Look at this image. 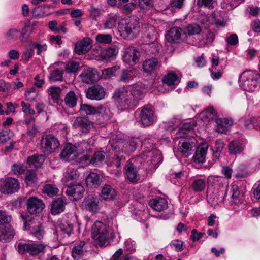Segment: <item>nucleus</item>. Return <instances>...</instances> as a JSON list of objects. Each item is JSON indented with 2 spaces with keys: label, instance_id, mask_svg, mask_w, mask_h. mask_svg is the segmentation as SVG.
Returning a JSON list of instances; mask_svg holds the SVG:
<instances>
[{
  "label": "nucleus",
  "instance_id": "obj_1",
  "mask_svg": "<svg viewBox=\"0 0 260 260\" xmlns=\"http://www.w3.org/2000/svg\"><path fill=\"white\" fill-rule=\"evenodd\" d=\"M118 29L120 36L124 39L136 37L140 32L138 18L132 17L120 22L118 24Z\"/></svg>",
  "mask_w": 260,
  "mask_h": 260
},
{
  "label": "nucleus",
  "instance_id": "obj_2",
  "mask_svg": "<svg viewBox=\"0 0 260 260\" xmlns=\"http://www.w3.org/2000/svg\"><path fill=\"white\" fill-rule=\"evenodd\" d=\"M241 86L247 92H253L260 87V74L256 71L243 72L240 77Z\"/></svg>",
  "mask_w": 260,
  "mask_h": 260
},
{
  "label": "nucleus",
  "instance_id": "obj_3",
  "mask_svg": "<svg viewBox=\"0 0 260 260\" xmlns=\"http://www.w3.org/2000/svg\"><path fill=\"white\" fill-rule=\"evenodd\" d=\"M45 245L42 244L33 243L26 244L19 243L17 246L18 251L20 254L27 253L30 257L39 260L44 253Z\"/></svg>",
  "mask_w": 260,
  "mask_h": 260
},
{
  "label": "nucleus",
  "instance_id": "obj_4",
  "mask_svg": "<svg viewBox=\"0 0 260 260\" xmlns=\"http://www.w3.org/2000/svg\"><path fill=\"white\" fill-rule=\"evenodd\" d=\"M114 101L121 109H127L132 106V101L127 86H123L117 89L112 96Z\"/></svg>",
  "mask_w": 260,
  "mask_h": 260
},
{
  "label": "nucleus",
  "instance_id": "obj_5",
  "mask_svg": "<svg viewBox=\"0 0 260 260\" xmlns=\"http://www.w3.org/2000/svg\"><path fill=\"white\" fill-rule=\"evenodd\" d=\"M91 235L92 239L99 245H104L109 238L106 225L101 221H96L92 226Z\"/></svg>",
  "mask_w": 260,
  "mask_h": 260
},
{
  "label": "nucleus",
  "instance_id": "obj_6",
  "mask_svg": "<svg viewBox=\"0 0 260 260\" xmlns=\"http://www.w3.org/2000/svg\"><path fill=\"white\" fill-rule=\"evenodd\" d=\"M60 145L58 139L53 135L48 134L43 136L40 141L42 151L49 154L53 152Z\"/></svg>",
  "mask_w": 260,
  "mask_h": 260
},
{
  "label": "nucleus",
  "instance_id": "obj_7",
  "mask_svg": "<svg viewBox=\"0 0 260 260\" xmlns=\"http://www.w3.org/2000/svg\"><path fill=\"white\" fill-rule=\"evenodd\" d=\"M156 119V116L151 106H146L142 107L140 113V119L144 126H148L153 124Z\"/></svg>",
  "mask_w": 260,
  "mask_h": 260
},
{
  "label": "nucleus",
  "instance_id": "obj_8",
  "mask_svg": "<svg viewBox=\"0 0 260 260\" xmlns=\"http://www.w3.org/2000/svg\"><path fill=\"white\" fill-rule=\"evenodd\" d=\"M140 53L134 47H128L125 49L123 55V61L126 64L133 66L138 62Z\"/></svg>",
  "mask_w": 260,
  "mask_h": 260
},
{
  "label": "nucleus",
  "instance_id": "obj_9",
  "mask_svg": "<svg viewBox=\"0 0 260 260\" xmlns=\"http://www.w3.org/2000/svg\"><path fill=\"white\" fill-rule=\"evenodd\" d=\"M100 199L98 196L89 194L84 199L82 204L85 208L89 211L96 213L100 209Z\"/></svg>",
  "mask_w": 260,
  "mask_h": 260
},
{
  "label": "nucleus",
  "instance_id": "obj_10",
  "mask_svg": "<svg viewBox=\"0 0 260 260\" xmlns=\"http://www.w3.org/2000/svg\"><path fill=\"white\" fill-rule=\"evenodd\" d=\"M20 188L19 182L13 178H6L1 185V191L6 194H10L17 191Z\"/></svg>",
  "mask_w": 260,
  "mask_h": 260
},
{
  "label": "nucleus",
  "instance_id": "obj_11",
  "mask_svg": "<svg viewBox=\"0 0 260 260\" xmlns=\"http://www.w3.org/2000/svg\"><path fill=\"white\" fill-rule=\"evenodd\" d=\"M27 210L31 214L41 212L45 207L43 201L35 197H30L27 200Z\"/></svg>",
  "mask_w": 260,
  "mask_h": 260
},
{
  "label": "nucleus",
  "instance_id": "obj_12",
  "mask_svg": "<svg viewBox=\"0 0 260 260\" xmlns=\"http://www.w3.org/2000/svg\"><path fill=\"white\" fill-rule=\"evenodd\" d=\"M131 98L132 101V106L137 105L138 101L143 98L144 88L141 84L128 85Z\"/></svg>",
  "mask_w": 260,
  "mask_h": 260
},
{
  "label": "nucleus",
  "instance_id": "obj_13",
  "mask_svg": "<svg viewBox=\"0 0 260 260\" xmlns=\"http://www.w3.org/2000/svg\"><path fill=\"white\" fill-rule=\"evenodd\" d=\"M104 88L100 85H94L88 88L86 92V97L91 100L100 101L105 96Z\"/></svg>",
  "mask_w": 260,
  "mask_h": 260
},
{
  "label": "nucleus",
  "instance_id": "obj_14",
  "mask_svg": "<svg viewBox=\"0 0 260 260\" xmlns=\"http://www.w3.org/2000/svg\"><path fill=\"white\" fill-rule=\"evenodd\" d=\"M84 192V187L80 184L67 186L66 191L69 198L72 201L81 199L83 197Z\"/></svg>",
  "mask_w": 260,
  "mask_h": 260
},
{
  "label": "nucleus",
  "instance_id": "obj_15",
  "mask_svg": "<svg viewBox=\"0 0 260 260\" xmlns=\"http://www.w3.org/2000/svg\"><path fill=\"white\" fill-rule=\"evenodd\" d=\"M92 46V40L88 37H85L76 43L75 51L78 55L84 54L91 49Z\"/></svg>",
  "mask_w": 260,
  "mask_h": 260
},
{
  "label": "nucleus",
  "instance_id": "obj_16",
  "mask_svg": "<svg viewBox=\"0 0 260 260\" xmlns=\"http://www.w3.org/2000/svg\"><path fill=\"white\" fill-rule=\"evenodd\" d=\"M124 173L126 178L131 182H137L141 180L137 167L131 162L126 164Z\"/></svg>",
  "mask_w": 260,
  "mask_h": 260
},
{
  "label": "nucleus",
  "instance_id": "obj_17",
  "mask_svg": "<svg viewBox=\"0 0 260 260\" xmlns=\"http://www.w3.org/2000/svg\"><path fill=\"white\" fill-rule=\"evenodd\" d=\"M80 77L82 81L86 84L93 83L99 79L96 70L91 68L84 69L80 75Z\"/></svg>",
  "mask_w": 260,
  "mask_h": 260
},
{
  "label": "nucleus",
  "instance_id": "obj_18",
  "mask_svg": "<svg viewBox=\"0 0 260 260\" xmlns=\"http://www.w3.org/2000/svg\"><path fill=\"white\" fill-rule=\"evenodd\" d=\"M60 158L66 161H71L75 160L78 155L76 151L75 145L68 144L62 150L60 154Z\"/></svg>",
  "mask_w": 260,
  "mask_h": 260
},
{
  "label": "nucleus",
  "instance_id": "obj_19",
  "mask_svg": "<svg viewBox=\"0 0 260 260\" xmlns=\"http://www.w3.org/2000/svg\"><path fill=\"white\" fill-rule=\"evenodd\" d=\"M72 126L74 128L79 129L83 133H87L93 127V124L84 117H78L74 121Z\"/></svg>",
  "mask_w": 260,
  "mask_h": 260
},
{
  "label": "nucleus",
  "instance_id": "obj_20",
  "mask_svg": "<svg viewBox=\"0 0 260 260\" xmlns=\"http://www.w3.org/2000/svg\"><path fill=\"white\" fill-rule=\"evenodd\" d=\"M246 143V140L243 139L230 142L228 145L229 153L233 155L240 154L243 151Z\"/></svg>",
  "mask_w": 260,
  "mask_h": 260
},
{
  "label": "nucleus",
  "instance_id": "obj_21",
  "mask_svg": "<svg viewBox=\"0 0 260 260\" xmlns=\"http://www.w3.org/2000/svg\"><path fill=\"white\" fill-rule=\"evenodd\" d=\"M208 145L206 143H202L197 148L192 160L196 164H203L205 161V158Z\"/></svg>",
  "mask_w": 260,
  "mask_h": 260
},
{
  "label": "nucleus",
  "instance_id": "obj_22",
  "mask_svg": "<svg viewBox=\"0 0 260 260\" xmlns=\"http://www.w3.org/2000/svg\"><path fill=\"white\" fill-rule=\"evenodd\" d=\"M87 244L84 241H80L75 243L72 248V255L75 260H79L87 251Z\"/></svg>",
  "mask_w": 260,
  "mask_h": 260
},
{
  "label": "nucleus",
  "instance_id": "obj_23",
  "mask_svg": "<svg viewBox=\"0 0 260 260\" xmlns=\"http://www.w3.org/2000/svg\"><path fill=\"white\" fill-rule=\"evenodd\" d=\"M15 234L14 229L9 224L0 227V241L9 242L14 237Z\"/></svg>",
  "mask_w": 260,
  "mask_h": 260
},
{
  "label": "nucleus",
  "instance_id": "obj_24",
  "mask_svg": "<svg viewBox=\"0 0 260 260\" xmlns=\"http://www.w3.org/2000/svg\"><path fill=\"white\" fill-rule=\"evenodd\" d=\"M233 120L231 119L227 118L216 119V131L220 133L226 134L233 124Z\"/></svg>",
  "mask_w": 260,
  "mask_h": 260
},
{
  "label": "nucleus",
  "instance_id": "obj_25",
  "mask_svg": "<svg viewBox=\"0 0 260 260\" xmlns=\"http://www.w3.org/2000/svg\"><path fill=\"white\" fill-rule=\"evenodd\" d=\"M194 143L192 142H179L177 152L184 157H188L191 154Z\"/></svg>",
  "mask_w": 260,
  "mask_h": 260
},
{
  "label": "nucleus",
  "instance_id": "obj_26",
  "mask_svg": "<svg viewBox=\"0 0 260 260\" xmlns=\"http://www.w3.org/2000/svg\"><path fill=\"white\" fill-rule=\"evenodd\" d=\"M79 176V172L76 169L69 168L64 173L62 181L66 186H68L76 181Z\"/></svg>",
  "mask_w": 260,
  "mask_h": 260
},
{
  "label": "nucleus",
  "instance_id": "obj_27",
  "mask_svg": "<svg viewBox=\"0 0 260 260\" xmlns=\"http://www.w3.org/2000/svg\"><path fill=\"white\" fill-rule=\"evenodd\" d=\"M161 46L154 41L151 43H145L141 46V50L149 55H157L159 53Z\"/></svg>",
  "mask_w": 260,
  "mask_h": 260
},
{
  "label": "nucleus",
  "instance_id": "obj_28",
  "mask_svg": "<svg viewBox=\"0 0 260 260\" xmlns=\"http://www.w3.org/2000/svg\"><path fill=\"white\" fill-rule=\"evenodd\" d=\"M117 196L116 190L109 184H105L102 189L101 198L105 201H113Z\"/></svg>",
  "mask_w": 260,
  "mask_h": 260
},
{
  "label": "nucleus",
  "instance_id": "obj_29",
  "mask_svg": "<svg viewBox=\"0 0 260 260\" xmlns=\"http://www.w3.org/2000/svg\"><path fill=\"white\" fill-rule=\"evenodd\" d=\"M149 205L155 211L160 212L168 208V201L164 198H156L150 201Z\"/></svg>",
  "mask_w": 260,
  "mask_h": 260
},
{
  "label": "nucleus",
  "instance_id": "obj_30",
  "mask_svg": "<svg viewBox=\"0 0 260 260\" xmlns=\"http://www.w3.org/2000/svg\"><path fill=\"white\" fill-rule=\"evenodd\" d=\"M183 31L177 27H174L169 29L165 35V38L168 42L173 43L181 38Z\"/></svg>",
  "mask_w": 260,
  "mask_h": 260
},
{
  "label": "nucleus",
  "instance_id": "obj_31",
  "mask_svg": "<svg viewBox=\"0 0 260 260\" xmlns=\"http://www.w3.org/2000/svg\"><path fill=\"white\" fill-rule=\"evenodd\" d=\"M102 176L94 172L89 174L86 179L87 186L90 188H96L102 182Z\"/></svg>",
  "mask_w": 260,
  "mask_h": 260
},
{
  "label": "nucleus",
  "instance_id": "obj_32",
  "mask_svg": "<svg viewBox=\"0 0 260 260\" xmlns=\"http://www.w3.org/2000/svg\"><path fill=\"white\" fill-rule=\"evenodd\" d=\"M66 204L67 203L65 199L58 198L54 201L52 204L51 209L52 214L56 215L63 212L64 210Z\"/></svg>",
  "mask_w": 260,
  "mask_h": 260
},
{
  "label": "nucleus",
  "instance_id": "obj_33",
  "mask_svg": "<svg viewBox=\"0 0 260 260\" xmlns=\"http://www.w3.org/2000/svg\"><path fill=\"white\" fill-rule=\"evenodd\" d=\"M118 14H110L103 24V27L105 29H112L116 26L117 22L119 19Z\"/></svg>",
  "mask_w": 260,
  "mask_h": 260
},
{
  "label": "nucleus",
  "instance_id": "obj_34",
  "mask_svg": "<svg viewBox=\"0 0 260 260\" xmlns=\"http://www.w3.org/2000/svg\"><path fill=\"white\" fill-rule=\"evenodd\" d=\"M231 192L233 201L236 204L242 203L244 201L243 193L239 190V187L236 184H232L231 186Z\"/></svg>",
  "mask_w": 260,
  "mask_h": 260
},
{
  "label": "nucleus",
  "instance_id": "obj_35",
  "mask_svg": "<svg viewBox=\"0 0 260 260\" xmlns=\"http://www.w3.org/2000/svg\"><path fill=\"white\" fill-rule=\"evenodd\" d=\"M217 116L216 111L212 106L207 107L205 110L200 113L202 120L205 122H208L216 118Z\"/></svg>",
  "mask_w": 260,
  "mask_h": 260
},
{
  "label": "nucleus",
  "instance_id": "obj_36",
  "mask_svg": "<svg viewBox=\"0 0 260 260\" xmlns=\"http://www.w3.org/2000/svg\"><path fill=\"white\" fill-rule=\"evenodd\" d=\"M160 65V62L156 58H152L144 61L143 69L145 72L149 73L159 67Z\"/></svg>",
  "mask_w": 260,
  "mask_h": 260
},
{
  "label": "nucleus",
  "instance_id": "obj_37",
  "mask_svg": "<svg viewBox=\"0 0 260 260\" xmlns=\"http://www.w3.org/2000/svg\"><path fill=\"white\" fill-rule=\"evenodd\" d=\"M162 81L164 84L168 86L175 85L179 83L178 76L173 71L169 72L167 75L163 77Z\"/></svg>",
  "mask_w": 260,
  "mask_h": 260
},
{
  "label": "nucleus",
  "instance_id": "obj_38",
  "mask_svg": "<svg viewBox=\"0 0 260 260\" xmlns=\"http://www.w3.org/2000/svg\"><path fill=\"white\" fill-rule=\"evenodd\" d=\"M78 99V96L74 91H70L66 95L63 101L68 107L73 108L76 106Z\"/></svg>",
  "mask_w": 260,
  "mask_h": 260
},
{
  "label": "nucleus",
  "instance_id": "obj_39",
  "mask_svg": "<svg viewBox=\"0 0 260 260\" xmlns=\"http://www.w3.org/2000/svg\"><path fill=\"white\" fill-rule=\"evenodd\" d=\"M197 125V122L193 119H190L188 121L184 122L179 128L177 133V137H182V134L185 135L191 129H193Z\"/></svg>",
  "mask_w": 260,
  "mask_h": 260
},
{
  "label": "nucleus",
  "instance_id": "obj_40",
  "mask_svg": "<svg viewBox=\"0 0 260 260\" xmlns=\"http://www.w3.org/2000/svg\"><path fill=\"white\" fill-rule=\"evenodd\" d=\"M146 154V158L154 166L162 161V156L160 153L156 149L150 151L149 149Z\"/></svg>",
  "mask_w": 260,
  "mask_h": 260
},
{
  "label": "nucleus",
  "instance_id": "obj_41",
  "mask_svg": "<svg viewBox=\"0 0 260 260\" xmlns=\"http://www.w3.org/2000/svg\"><path fill=\"white\" fill-rule=\"evenodd\" d=\"M191 188L196 192H202L206 188V181L205 178H194L192 180Z\"/></svg>",
  "mask_w": 260,
  "mask_h": 260
},
{
  "label": "nucleus",
  "instance_id": "obj_42",
  "mask_svg": "<svg viewBox=\"0 0 260 260\" xmlns=\"http://www.w3.org/2000/svg\"><path fill=\"white\" fill-rule=\"evenodd\" d=\"M45 157L42 155L35 154L27 158V161L30 167H40L44 162Z\"/></svg>",
  "mask_w": 260,
  "mask_h": 260
},
{
  "label": "nucleus",
  "instance_id": "obj_43",
  "mask_svg": "<svg viewBox=\"0 0 260 260\" xmlns=\"http://www.w3.org/2000/svg\"><path fill=\"white\" fill-rule=\"evenodd\" d=\"M134 70L123 69L119 75L120 82L127 83L132 80L135 77Z\"/></svg>",
  "mask_w": 260,
  "mask_h": 260
},
{
  "label": "nucleus",
  "instance_id": "obj_44",
  "mask_svg": "<svg viewBox=\"0 0 260 260\" xmlns=\"http://www.w3.org/2000/svg\"><path fill=\"white\" fill-rule=\"evenodd\" d=\"M58 229L61 232L60 234L63 235L64 237H69L73 233V226L72 223L64 221L59 224Z\"/></svg>",
  "mask_w": 260,
  "mask_h": 260
},
{
  "label": "nucleus",
  "instance_id": "obj_45",
  "mask_svg": "<svg viewBox=\"0 0 260 260\" xmlns=\"http://www.w3.org/2000/svg\"><path fill=\"white\" fill-rule=\"evenodd\" d=\"M140 141L138 138H132L125 141V147L124 149V152L129 153L134 152L137 147L138 143Z\"/></svg>",
  "mask_w": 260,
  "mask_h": 260
},
{
  "label": "nucleus",
  "instance_id": "obj_46",
  "mask_svg": "<svg viewBox=\"0 0 260 260\" xmlns=\"http://www.w3.org/2000/svg\"><path fill=\"white\" fill-rule=\"evenodd\" d=\"M105 162V153L103 151L96 152L90 160L94 166H100Z\"/></svg>",
  "mask_w": 260,
  "mask_h": 260
},
{
  "label": "nucleus",
  "instance_id": "obj_47",
  "mask_svg": "<svg viewBox=\"0 0 260 260\" xmlns=\"http://www.w3.org/2000/svg\"><path fill=\"white\" fill-rule=\"evenodd\" d=\"M118 53V49L116 47H110L103 50L101 55L104 59L108 60L116 55Z\"/></svg>",
  "mask_w": 260,
  "mask_h": 260
},
{
  "label": "nucleus",
  "instance_id": "obj_48",
  "mask_svg": "<svg viewBox=\"0 0 260 260\" xmlns=\"http://www.w3.org/2000/svg\"><path fill=\"white\" fill-rule=\"evenodd\" d=\"M30 232L31 234L38 240H41L43 238L44 231L41 224L39 222H37V224L36 226L32 227Z\"/></svg>",
  "mask_w": 260,
  "mask_h": 260
},
{
  "label": "nucleus",
  "instance_id": "obj_49",
  "mask_svg": "<svg viewBox=\"0 0 260 260\" xmlns=\"http://www.w3.org/2000/svg\"><path fill=\"white\" fill-rule=\"evenodd\" d=\"M75 147L76 151L78 155L83 153L85 151H88L90 148L89 143L84 140L78 143L75 145Z\"/></svg>",
  "mask_w": 260,
  "mask_h": 260
},
{
  "label": "nucleus",
  "instance_id": "obj_50",
  "mask_svg": "<svg viewBox=\"0 0 260 260\" xmlns=\"http://www.w3.org/2000/svg\"><path fill=\"white\" fill-rule=\"evenodd\" d=\"M112 147L117 152H123L125 147V141L122 139L112 140Z\"/></svg>",
  "mask_w": 260,
  "mask_h": 260
},
{
  "label": "nucleus",
  "instance_id": "obj_51",
  "mask_svg": "<svg viewBox=\"0 0 260 260\" xmlns=\"http://www.w3.org/2000/svg\"><path fill=\"white\" fill-rule=\"evenodd\" d=\"M34 30V27L31 26L29 23L25 24L24 27L20 32V35L22 37L21 40V42H25L28 38L30 34H31Z\"/></svg>",
  "mask_w": 260,
  "mask_h": 260
},
{
  "label": "nucleus",
  "instance_id": "obj_52",
  "mask_svg": "<svg viewBox=\"0 0 260 260\" xmlns=\"http://www.w3.org/2000/svg\"><path fill=\"white\" fill-rule=\"evenodd\" d=\"M80 68V63L74 60L69 61L66 66V70L69 73H76Z\"/></svg>",
  "mask_w": 260,
  "mask_h": 260
},
{
  "label": "nucleus",
  "instance_id": "obj_53",
  "mask_svg": "<svg viewBox=\"0 0 260 260\" xmlns=\"http://www.w3.org/2000/svg\"><path fill=\"white\" fill-rule=\"evenodd\" d=\"M118 8L124 14H130L136 8V4L134 2L128 3L122 5L121 3L118 5Z\"/></svg>",
  "mask_w": 260,
  "mask_h": 260
},
{
  "label": "nucleus",
  "instance_id": "obj_54",
  "mask_svg": "<svg viewBox=\"0 0 260 260\" xmlns=\"http://www.w3.org/2000/svg\"><path fill=\"white\" fill-rule=\"evenodd\" d=\"M43 192L50 197H53L57 195L59 189L55 185L51 184H46L43 187Z\"/></svg>",
  "mask_w": 260,
  "mask_h": 260
},
{
  "label": "nucleus",
  "instance_id": "obj_55",
  "mask_svg": "<svg viewBox=\"0 0 260 260\" xmlns=\"http://www.w3.org/2000/svg\"><path fill=\"white\" fill-rule=\"evenodd\" d=\"M95 40L100 44H110L112 41V36L110 34H99L95 37Z\"/></svg>",
  "mask_w": 260,
  "mask_h": 260
},
{
  "label": "nucleus",
  "instance_id": "obj_56",
  "mask_svg": "<svg viewBox=\"0 0 260 260\" xmlns=\"http://www.w3.org/2000/svg\"><path fill=\"white\" fill-rule=\"evenodd\" d=\"M95 114H102L106 117L110 116V109L106 104L100 105L95 107Z\"/></svg>",
  "mask_w": 260,
  "mask_h": 260
},
{
  "label": "nucleus",
  "instance_id": "obj_57",
  "mask_svg": "<svg viewBox=\"0 0 260 260\" xmlns=\"http://www.w3.org/2000/svg\"><path fill=\"white\" fill-rule=\"evenodd\" d=\"M120 69L119 66H115L111 68L105 69L103 70V75L105 78H110L116 75L117 72Z\"/></svg>",
  "mask_w": 260,
  "mask_h": 260
},
{
  "label": "nucleus",
  "instance_id": "obj_58",
  "mask_svg": "<svg viewBox=\"0 0 260 260\" xmlns=\"http://www.w3.org/2000/svg\"><path fill=\"white\" fill-rule=\"evenodd\" d=\"M201 31V28L199 25L192 24L188 25L184 30V34L189 35L198 34Z\"/></svg>",
  "mask_w": 260,
  "mask_h": 260
},
{
  "label": "nucleus",
  "instance_id": "obj_59",
  "mask_svg": "<svg viewBox=\"0 0 260 260\" xmlns=\"http://www.w3.org/2000/svg\"><path fill=\"white\" fill-rule=\"evenodd\" d=\"M63 71L57 69L53 71L50 76V79L53 81H62L63 79Z\"/></svg>",
  "mask_w": 260,
  "mask_h": 260
},
{
  "label": "nucleus",
  "instance_id": "obj_60",
  "mask_svg": "<svg viewBox=\"0 0 260 260\" xmlns=\"http://www.w3.org/2000/svg\"><path fill=\"white\" fill-rule=\"evenodd\" d=\"M20 31L16 28H10L6 34L5 37L8 40H16L19 36Z\"/></svg>",
  "mask_w": 260,
  "mask_h": 260
},
{
  "label": "nucleus",
  "instance_id": "obj_61",
  "mask_svg": "<svg viewBox=\"0 0 260 260\" xmlns=\"http://www.w3.org/2000/svg\"><path fill=\"white\" fill-rule=\"evenodd\" d=\"M48 93L54 100H58L60 98L61 89L59 87L53 86L50 87L48 90Z\"/></svg>",
  "mask_w": 260,
  "mask_h": 260
},
{
  "label": "nucleus",
  "instance_id": "obj_62",
  "mask_svg": "<svg viewBox=\"0 0 260 260\" xmlns=\"http://www.w3.org/2000/svg\"><path fill=\"white\" fill-rule=\"evenodd\" d=\"M32 46L37 49V54L41 55V53L45 52L47 50V45L46 43L41 42H35L32 44Z\"/></svg>",
  "mask_w": 260,
  "mask_h": 260
},
{
  "label": "nucleus",
  "instance_id": "obj_63",
  "mask_svg": "<svg viewBox=\"0 0 260 260\" xmlns=\"http://www.w3.org/2000/svg\"><path fill=\"white\" fill-rule=\"evenodd\" d=\"M45 8V5H42L36 7L32 11V14L33 16L37 18H41L46 16L44 9Z\"/></svg>",
  "mask_w": 260,
  "mask_h": 260
},
{
  "label": "nucleus",
  "instance_id": "obj_64",
  "mask_svg": "<svg viewBox=\"0 0 260 260\" xmlns=\"http://www.w3.org/2000/svg\"><path fill=\"white\" fill-rule=\"evenodd\" d=\"M133 257L123 255V250L121 248L119 249L113 255V260H132Z\"/></svg>",
  "mask_w": 260,
  "mask_h": 260
}]
</instances>
